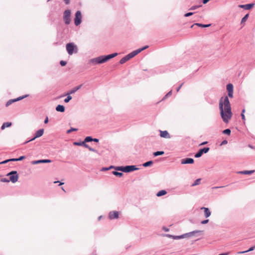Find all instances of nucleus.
<instances>
[{
	"mask_svg": "<svg viewBox=\"0 0 255 255\" xmlns=\"http://www.w3.org/2000/svg\"><path fill=\"white\" fill-rule=\"evenodd\" d=\"M221 117L225 123H228L232 116L230 103L228 96L222 97L219 101Z\"/></svg>",
	"mask_w": 255,
	"mask_h": 255,
	"instance_id": "1",
	"label": "nucleus"
},
{
	"mask_svg": "<svg viewBox=\"0 0 255 255\" xmlns=\"http://www.w3.org/2000/svg\"><path fill=\"white\" fill-rule=\"evenodd\" d=\"M118 53H114L107 55H102L99 57L91 59L89 62L93 65L101 64L104 63L110 59L115 57L118 55Z\"/></svg>",
	"mask_w": 255,
	"mask_h": 255,
	"instance_id": "2",
	"label": "nucleus"
},
{
	"mask_svg": "<svg viewBox=\"0 0 255 255\" xmlns=\"http://www.w3.org/2000/svg\"><path fill=\"white\" fill-rule=\"evenodd\" d=\"M66 49L68 54L70 55L73 53H77L78 50L77 45L73 42L67 43L66 45Z\"/></svg>",
	"mask_w": 255,
	"mask_h": 255,
	"instance_id": "3",
	"label": "nucleus"
},
{
	"mask_svg": "<svg viewBox=\"0 0 255 255\" xmlns=\"http://www.w3.org/2000/svg\"><path fill=\"white\" fill-rule=\"evenodd\" d=\"M6 176L9 177V181L14 183L17 181L18 179V174L16 171H11L6 174Z\"/></svg>",
	"mask_w": 255,
	"mask_h": 255,
	"instance_id": "4",
	"label": "nucleus"
},
{
	"mask_svg": "<svg viewBox=\"0 0 255 255\" xmlns=\"http://www.w3.org/2000/svg\"><path fill=\"white\" fill-rule=\"evenodd\" d=\"M137 55L136 52H135V50L132 51L131 52L129 53V54L126 55L125 57L122 58L119 61V63L121 64H123L125 63H126L128 60H130L131 58H133L135 56Z\"/></svg>",
	"mask_w": 255,
	"mask_h": 255,
	"instance_id": "5",
	"label": "nucleus"
},
{
	"mask_svg": "<svg viewBox=\"0 0 255 255\" xmlns=\"http://www.w3.org/2000/svg\"><path fill=\"white\" fill-rule=\"evenodd\" d=\"M71 12L70 9H66L63 12V21L66 25H68L71 22Z\"/></svg>",
	"mask_w": 255,
	"mask_h": 255,
	"instance_id": "6",
	"label": "nucleus"
},
{
	"mask_svg": "<svg viewBox=\"0 0 255 255\" xmlns=\"http://www.w3.org/2000/svg\"><path fill=\"white\" fill-rule=\"evenodd\" d=\"M82 15L80 10H77L75 14L74 24L76 26L79 25L82 22Z\"/></svg>",
	"mask_w": 255,
	"mask_h": 255,
	"instance_id": "7",
	"label": "nucleus"
},
{
	"mask_svg": "<svg viewBox=\"0 0 255 255\" xmlns=\"http://www.w3.org/2000/svg\"><path fill=\"white\" fill-rule=\"evenodd\" d=\"M210 150V148L208 147H205L203 148L200 149L195 154L194 156L195 158L200 157L203 153H207Z\"/></svg>",
	"mask_w": 255,
	"mask_h": 255,
	"instance_id": "8",
	"label": "nucleus"
},
{
	"mask_svg": "<svg viewBox=\"0 0 255 255\" xmlns=\"http://www.w3.org/2000/svg\"><path fill=\"white\" fill-rule=\"evenodd\" d=\"M43 133H44V129L41 128V129L38 130L37 131H36V132L35 133L34 137H33L32 138H31V139L29 140L28 141H26L25 142V143H28L29 141L34 140L36 138L41 136L43 134Z\"/></svg>",
	"mask_w": 255,
	"mask_h": 255,
	"instance_id": "9",
	"label": "nucleus"
},
{
	"mask_svg": "<svg viewBox=\"0 0 255 255\" xmlns=\"http://www.w3.org/2000/svg\"><path fill=\"white\" fill-rule=\"evenodd\" d=\"M119 217V213L116 211L110 212L109 214V218L110 220L117 219Z\"/></svg>",
	"mask_w": 255,
	"mask_h": 255,
	"instance_id": "10",
	"label": "nucleus"
},
{
	"mask_svg": "<svg viewBox=\"0 0 255 255\" xmlns=\"http://www.w3.org/2000/svg\"><path fill=\"white\" fill-rule=\"evenodd\" d=\"M203 231L200 230H195L187 233L184 234V238H190L192 236H197L198 233H201Z\"/></svg>",
	"mask_w": 255,
	"mask_h": 255,
	"instance_id": "11",
	"label": "nucleus"
},
{
	"mask_svg": "<svg viewBox=\"0 0 255 255\" xmlns=\"http://www.w3.org/2000/svg\"><path fill=\"white\" fill-rule=\"evenodd\" d=\"M139 168L136 167L135 165H127L126 166V173L138 170Z\"/></svg>",
	"mask_w": 255,
	"mask_h": 255,
	"instance_id": "12",
	"label": "nucleus"
},
{
	"mask_svg": "<svg viewBox=\"0 0 255 255\" xmlns=\"http://www.w3.org/2000/svg\"><path fill=\"white\" fill-rule=\"evenodd\" d=\"M194 162V160L192 158H185L182 159L181 160L182 164H193Z\"/></svg>",
	"mask_w": 255,
	"mask_h": 255,
	"instance_id": "13",
	"label": "nucleus"
},
{
	"mask_svg": "<svg viewBox=\"0 0 255 255\" xmlns=\"http://www.w3.org/2000/svg\"><path fill=\"white\" fill-rule=\"evenodd\" d=\"M254 5H255L254 3H251L246 4H240V5H239L238 6L240 8H244L246 10H249V9L252 8L254 6Z\"/></svg>",
	"mask_w": 255,
	"mask_h": 255,
	"instance_id": "14",
	"label": "nucleus"
},
{
	"mask_svg": "<svg viewBox=\"0 0 255 255\" xmlns=\"http://www.w3.org/2000/svg\"><path fill=\"white\" fill-rule=\"evenodd\" d=\"M51 162V160L50 159H40L37 160H34L31 162L32 164H37L39 163H50Z\"/></svg>",
	"mask_w": 255,
	"mask_h": 255,
	"instance_id": "15",
	"label": "nucleus"
},
{
	"mask_svg": "<svg viewBox=\"0 0 255 255\" xmlns=\"http://www.w3.org/2000/svg\"><path fill=\"white\" fill-rule=\"evenodd\" d=\"M83 84H81L79 86H77L76 87H74L73 89H72L71 90H70L69 92H68L66 93V95H71L74 94L76 92H77L78 90H79L82 87Z\"/></svg>",
	"mask_w": 255,
	"mask_h": 255,
	"instance_id": "16",
	"label": "nucleus"
},
{
	"mask_svg": "<svg viewBox=\"0 0 255 255\" xmlns=\"http://www.w3.org/2000/svg\"><path fill=\"white\" fill-rule=\"evenodd\" d=\"M201 210H204L205 217L207 218L211 216V213L208 208L201 207Z\"/></svg>",
	"mask_w": 255,
	"mask_h": 255,
	"instance_id": "17",
	"label": "nucleus"
},
{
	"mask_svg": "<svg viewBox=\"0 0 255 255\" xmlns=\"http://www.w3.org/2000/svg\"><path fill=\"white\" fill-rule=\"evenodd\" d=\"M160 136L161 137L169 138L170 136L167 130H160Z\"/></svg>",
	"mask_w": 255,
	"mask_h": 255,
	"instance_id": "18",
	"label": "nucleus"
},
{
	"mask_svg": "<svg viewBox=\"0 0 255 255\" xmlns=\"http://www.w3.org/2000/svg\"><path fill=\"white\" fill-rule=\"evenodd\" d=\"M255 172V170H244V171H238L237 172V173L238 174H251Z\"/></svg>",
	"mask_w": 255,
	"mask_h": 255,
	"instance_id": "19",
	"label": "nucleus"
},
{
	"mask_svg": "<svg viewBox=\"0 0 255 255\" xmlns=\"http://www.w3.org/2000/svg\"><path fill=\"white\" fill-rule=\"evenodd\" d=\"M211 24H204L202 23H195L192 25H191V27L192 28L194 25H197L201 27L205 28V27H208L210 26H211Z\"/></svg>",
	"mask_w": 255,
	"mask_h": 255,
	"instance_id": "20",
	"label": "nucleus"
},
{
	"mask_svg": "<svg viewBox=\"0 0 255 255\" xmlns=\"http://www.w3.org/2000/svg\"><path fill=\"white\" fill-rule=\"evenodd\" d=\"M56 110L57 112L63 113V112H64V111L65 110V108L64 106L61 105H58L56 107Z\"/></svg>",
	"mask_w": 255,
	"mask_h": 255,
	"instance_id": "21",
	"label": "nucleus"
},
{
	"mask_svg": "<svg viewBox=\"0 0 255 255\" xmlns=\"http://www.w3.org/2000/svg\"><path fill=\"white\" fill-rule=\"evenodd\" d=\"M86 143L87 142H84V145H83L84 147L88 148L91 151H92V152H95V153H99L98 150H97L96 149H94V148L89 146V145L87 144Z\"/></svg>",
	"mask_w": 255,
	"mask_h": 255,
	"instance_id": "22",
	"label": "nucleus"
},
{
	"mask_svg": "<svg viewBox=\"0 0 255 255\" xmlns=\"http://www.w3.org/2000/svg\"><path fill=\"white\" fill-rule=\"evenodd\" d=\"M12 124L10 122L4 123L1 127V129L3 130L5 128L10 127Z\"/></svg>",
	"mask_w": 255,
	"mask_h": 255,
	"instance_id": "23",
	"label": "nucleus"
},
{
	"mask_svg": "<svg viewBox=\"0 0 255 255\" xmlns=\"http://www.w3.org/2000/svg\"><path fill=\"white\" fill-rule=\"evenodd\" d=\"M227 90L228 92H233L234 91V87L232 84L229 83L226 86Z\"/></svg>",
	"mask_w": 255,
	"mask_h": 255,
	"instance_id": "24",
	"label": "nucleus"
},
{
	"mask_svg": "<svg viewBox=\"0 0 255 255\" xmlns=\"http://www.w3.org/2000/svg\"><path fill=\"white\" fill-rule=\"evenodd\" d=\"M167 194V191L165 190H161L159 191H158L157 194H156V196H158V197H160V196H162L163 195H164L165 194Z\"/></svg>",
	"mask_w": 255,
	"mask_h": 255,
	"instance_id": "25",
	"label": "nucleus"
},
{
	"mask_svg": "<svg viewBox=\"0 0 255 255\" xmlns=\"http://www.w3.org/2000/svg\"><path fill=\"white\" fill-rule=\"evenodd\" d=\"M112 174L119 177H121L123 175V173L122 172H119L116 170L115 171H112Z\"/></svg>",
	"mask_w": 255,
	"mask_h": 255,
	"instance_id": "26",
	"label": "nucleus"
},
{
	"mask_svg": "<svg viewBox=\"0 0 255 255\" xmlns=\"http://www.w3.org/2000/svg\"><path fill=\"white\" fill-rule=\"evenodd\" d=\"M148 47L149 46L148 45H145V46L142 47V48H139L138 49L135 50V52H136V54L137 55L138 53H139L140 52H141L143 50H145L147 48H148Z\"/></svg>",
	"mask_w": 255,
	"mask_h": 255,
	"instance_id": "27",
	"label": "nucleus"
},
{
	"mask_svg": "<svg viewBox=\"0 0 255 255\" xmlns=\"http://www.w3.org/2000/svg\"><path fill=\"white\" fill-rule=\"evenodd\" d=\"M125 169H126V166H116L115 167V170H116L117 171H122L124 172H126Z\"/></svg>",
	"mask_w": 255,
	"mask_h": 255,
	"instance_id": "28",
	"label": "nucleus"
},
{
	"mask_svg": "<svg viewBox=\"0 0 255 255\" xmlns=\"http://www.w3.org/2000/svg\"><path fill=\"white\" fill-rule=\"evenodd\" d=\"M153 162L152 160H149L147 162H145L142 164V166L146 167L148 166H150L153 164Z\"/></svg>",
	"mask_w": 255,
	"mask_h": 255,
	"instance_id": "29",
	"label": "nucleus"
},
{
	"mask_svg": "<svg viewBox=\"0 0 255 255\" xmlns=\"http://www.w3.org/2000/svg\"><path fill=\"white\" fill-rule=\"evenodd\" d=\"M29 96L28 95H23V96H20L17 98H15V99H14L15 100V102H17V101H19L20 100H21L25 98H27Z\"/></svg>",
	"mask_w": 255,
	"mask_h": 255,
	"instance_id": "30",
	"label": "nucleus"
},
{
	"mask_svg": "<svg viewBox=\"0 0 255 255\" xmlns=\"http://www.w3.org/2000/svg\"><path fill=\"white\" fill-rule=\"evenodd\" d=\"M164 152L163 151H157L156 152H153V155L154 156H157L159 155H162L164 154Z\"/></svg>",
	"mask_w": 255,
	"mask_h": 255,
	"instance_id": "31",
	"label": "nucleus"
},
{
	"mask_svg": "<svg viewBox=\"0 0 255 255\" xmlns=\"http://www.w3.org/2000/svg\"><path fill=\"white\" fill-rule=\"evenodd\" d=\"M201 180V179H200V178H198V179H196V180L194 181L193 183H192V184L191 185V186L193 187V186H195L196 185H199L200 183Z\"/></svg>",
	"mask_w": 255,
	"mask_h": 255,
	"instance_id": "32",
	"label": "nucleus"
},
{
	"mask_svg": "<svg viewBox=\"0 0 255 255\" xmlns=\"http://www.w3.org/2000/svg\"><path fill=\"white\" fill-rule=\"evenodd\" d=\"M84 141L85 142H92L93 141V137L91 136H86L84 139Z\"/></svg>",
	"mask_w": 255,
	"mask_h": 255,
	"instance_id": "33",
	"label": "nucleus"
},
{
	"mask_svg": "<svg viewBox=\"0 0 255 255\" xmlns=\"http://www.w3.org/2000/svg\"><path fill=\"white\" fill-rule=\"evenodd\" d=\"M65 96H67V97L64 99V102L66 103H68L72 98V97L70 96V95H65Z\"/></svg>",
	"mask_w": 255,
	"mask_h": 255,
	"instance_id": "34",
	"label": "nucleus"
},
{
	"mask_svg": "<svg viewBox=\"0 0 255 255\" xmlns=\"http://www.w3.org/2000/svg\"><path fill=\"white\" fill-rule=\"evenodd\" d=\"M84 142L85 141L84 140L82 141H80V142H78V141H76V142H74L73 143L74 145H78V146H83L84 145Z\"/></svg>",
	"mask_w": 255,
	"mask_h": 255,
	"instance_id": "35",
	"label": "nucleus"
},
{
	"mask_svg": "<svg viewBox=\"0 0 255 255\" xmlns=\"http://www.w3.org/2000/svg\"><path fill=\"white\" fill-rule=\"evenodd\" d=\"M15 102V100L13 99H10V100H9L5 104V106L7 107H8L9 105H10L11 104H12V103Z\"/></svg>",
	"mask_w": 255,
	"mask_h": 255,
	"instance_id": "36",
	"label": "nucleus"
},
{
	"mask_svg": "<svg viewBox=\"0 0 255 255\" xmlns=\"http://www.w3.org/2000/svg\"><path fill=\"white\" fill-rule=\"evenodd\" d=\"M249 16V14H246L242 18L241 20V24L243 23L244 22H246L247 19L248 18Z\"/></svg>",
	"mask_w": 255,
	"mask_h": 255,
	"instance_id": "37",
	"label": "nucleus"
},
{
	"mask_svg": "<svg viewBox=\"0 0 255 255\" xmlns=\"http://www.w3.org/2000/svg\"><path fill=\"white\" fill-rule=\"evenodd\" d=\"M172 91L170 90L168 93H167L162 98V101L165 100L167 97L171 96L172 95Z\"/></svg>",
	"mask_w": 255,
	"mask_h": 255,
	"instance_id": "38",
	"label": "nucleus"
},
{
	"mask_svg": "<svg viewBox=\"0 0 255 255\" xmlns=\"http://www.w3.org/2000/svg\"><path fill=\"white\" fill-rule=\"evenodd\" d=\"M183 238H185L184 236V234L180 235V236H173V239H175V240H178V239H183Z\"/></svg>",
	"mask_w": 255,
	"mask_h": 255,
	"instance_id": "39",
	"label": "nucleus"
},
{
	"mask_svg": "<svg viewBox=\"0 0 255 255\" xmlns=\"http://www.w3.org/2000/svg\"><path fill=\"white\" fill-rule=\"evenodd\" d=\"M231 132V131L230 129H229V128H227L223 131V133L224 134H226L227 135H230Z\"/></svg>",
	"mask_w": 255,
	"mask_h": 255,
	"instance_id": "40",
	"label": "nucleus"
},
{
	"mask_svg": "<svg viewBox=\"0 0 255 255\" xmlns=\"http://www.w3.org/2000/svg\"><path fill=\"white\" fill-rule=\"evenodd\" d=\"M202 5H193L192 6H191L190 8H189V10H195L200 7H201Z\"/></svg>",
	"mask_w": 255,
	"mask_h": 255,
	"instance_id": "41",
	"label": "nucleus"
},
{
	"mask_svg": "<svg viewBox=\"0 0 255 255\" xmlns=\"http://www.w3.org/2000/svg\"><path fill=\"white\" fill-rule=\"evenodd\" d=\"M77 130H78V128H71L70 129L67 130V133H70L72 131H77Z\"/></svg>",
	"mask_w": 255,
	"mask_h": 255,
	"instance_id": "42",
	"label": "nucleus"
},
{
	"mask_svg": "<svg viewBox=\"0 0 255 255\" xmlns=\"http://www.w3.org/2000/svg\"><path fill=\"white\" fill-rule=\"evenodd\" d=\"M193 13H193V12H187V13H185V14H184V16H185V17H188V16H190L192 15L193 14Z\"/></svg>",
	"mask_w": 255,
	"mask_h": 255,
	"instance_id": "43",
	"label": "nucleus"
},
{
	"mask_svg": "<svg viewBox=\"0 0 255 255\" xmlns=\"http://www.w3.org/2000/svg\"><path fill=\"white\" fill-rule=\"evenodd\" d=\"M66 64H67V62H66V61H65L61 60V61H60V65H61V66H65V65H66Z\"/></svg>",
	"mask_w": 255,
	"mask_h": 255,
	"instance_id": "44",
	"label": "nucleus"
},
{
	"mask_svg": "<svg viewBox=\"0 0 255 255\" xmlns=\"http://www.w3.org/2000/svg\"><path fill=\"white\" fill-rule=\"evenodd\" d=\"M0 181L2 182H9V179H8L6 178H3L2 179H1Z\"/></svg>",
	"mask_w": 255,
	"mask_h": 255,
	"instance_id": "45",
	"label": "nucleus"
},
{
	"mask_svg": "<svg viewBox=\"0 0 255 255\" xmlns=\"http://www.w3.org/2000/svg\"><path fill=\"white\" fill-rule=\"evenodd\" d=\"M9 161H10L9 159H6V160H3V161L0 162V164H5V163H7V162H8Z\"/></svg>",
	"mask_w": 255,
	"mask_h": 255,
	"instance_id": "46",
	"label": "nucleus"
},
{
	"mask_svg": "<svg viewBox=\"0 0 255 255\" xmlns=\"http://www.w3.org/2000/svg\"><path fill=\"white\" fill-rule=\"evenodd\" d=\"M228 92V96L230 98H233V92Z\"/></svg>",
	"mask_w": 255,
	"mask_h": 255,
	"instance_id": "47",
	"label": "nucleus"
},
{
	"mask_svg": "<svg viewBox=\"0 0 255 255\" xmlns=\"http://www.w3.org/2000/svg\"><path fill=\"white\" fill-rule=\"evenodd\" d=\"M25 158V156L23 155V156H21L17 158V159L18 161H21Z\"/></svg>",
	"mask_w": 255,
	"mask_h": 255,
	"instance_id": "48",
	"label": "nucleus"
},
{
	"mask_svg": "<svg viewBox=\"0 0 255 255\" xmlns=\"http://www.w3.org/2000/svg\"><path fill=\"white\" fill-rule=\"evenodd\" d=\"M208 222H209V220L208 219H206V220L202 221L201 223L202 224H206L208 223Z\"/></svg>",
	"mask_w": 255,
	"mask_h": 255,
	"instance_id": "49",
	"label": "nucleus"
},
{
	"mask_svg": "<svg viewBox=\"0 0 255 255\" xmlns=\"http://www.w3.org/2000/svg\"><path fill=\"white\" fill-rule=\"evenodd\" d=\"M183 85V83H181L179 85V86L176 88V91L177 92H178L180 90V88H181V87Z\"/></svg>",
	"mask_w": 255,
	"mask_h": 255,
	"instance_id": "50",
	"label": "nucleus"
},
{
	"mask_svg": "<svg viewBox=\"0 0 255 255\" xmlns=\"http://www.w3.org/2000/svg\"><path fill=\"white\" fill-rule=\"evenodd\" d=\"M48 121H49L48 117L47 116V117H46V118L44 120V124H46L48 123Z\"/></svg>",
	"mask_w": 255,
	"mask_h": 255,
	"instance_id": "51",
	"label": "nucleus"
},
{
	"mask_svg": "<svg viewBox=\"0 0 255 255\" xmlns=\"http://www.w3.org/2000/svg\"><path fill=\"white\" fill-rule=\"evenodd\" d=\"M255 248H254V247L253 246L252 247H251L248 250H247L248 251V252H251V251H253V250H254Z\"/></svg>",
	"mask_w": 255,
	"mask_h": 255,
	"instance_id": "52",
	"label": "nucleus"
},
{
	"mask_svg": "<svg viewBox=\"0 0 255 255\" xmlns=\"http://www.w3.org/2000/svg\"><path fill=\"white\" fill-rule=\"evenodd\" d=\"M10 160V161H18V159H17V158H10L9 159Z\"/></svg>",
	"mask_w": 255,
	"mask_h": 255,
	"instance_id": "53",
	"label": "nucleus"
},
{
	"mask_svg": "<svg viewBox=\"0 0 255 255\" xmlns=\"http://www.w3.org/2000/svg\"><path fill=\"white\" fill-rule=\"evenodd\" d=\"M93 141L95 142H98L99 141V139L97 138H93Z\"/></svg>",
	"mask_w": 255,
	"mask_h": 255,
	"instance_id": "54",
	"label": "nucleus"
},
{
	"mask_svg": "<svg viewBox=\"0 0 255 255\" xmlns=\"http://www.w3.org/2000/svg\"><path fill=\"white\" fill-rule=\"evenodd\" d=\"M241 117H242V119L244 121V122H245V115L243 114H241Z\"/></svg>",
	"mask_w": 255,
	"mask_h": 255,
	"instance_id": "55",
	"label": "nucleus"
},
{
	"mask_svg": "<svg viewBox=\"0 0 255 255\" xmlns=\"http://www.w3.org/2000/svg\"><path fill=\"white\" fill-rule=\"evenodd\" d=\"M58 182L59 183V185H62L64 184V183H63V182H60V181H54V183H58Z\"/></svg>",
	"mask_w": 255,
	"mask_h": 255,
	"instance_id": "56",
	"label": "nucleus"
},
{
	"mask_svg": "<svg viewBox=\"0 0 255 255\" xmlns=\"http://www.w3.org/2000/svg\"><path fill=\"white\" fill-rule=\"evenodd\" d=\"M228 143V141L227 140H224L222 143H221V145H224V144H226Z\"/></svg>",
	"mask_w": 255,
	"mask_h": 255,
	"instance_id": "57",
	"label": "nucleus"
},
{
	"mask_svg": "<svg viewBox=\"0 0 255 255\" xmlns=\"http://www.w3.org/2000/svg\"><path fill=\"white\" fill-rule=\"evenodd\" d=\"M248 253V251H245L239 252L238 253V254H244V253Z\"/></svg>",
	"mask_w": 255,
	"mask_h": 255,
	"instance_id": "58",
	"label": "nucleus"
},
{
	"mask_svg": "<svg viewBox=\"0 0 255 255\" xmlns=\"http://www.w3.org/2000/svg\"><path fill=\"white\" fill-rule=\"evenodd\" d=\"M165 236L166 237H168L170 238H172L173 239V236L171 235L166 234Z\"/></svg>",
	"mask_w": 255,
	"mask_h": 255,
	"instance_id": "59",
	"label": "nucleus"
},
{
	"mask_svg": "<svg viewBox=\"0 0 255 255\" xmlns=\"http://www.w3.org/2000/svg\"><path fill=\"white\" fill-rule=\"evenodd\" d=\"M210 0H203L202 2L203 4L207 3Z\"/></svg>",
	"mask_w": 255,
	"mask_h": 255,
	"instance_id": "60",
	"label": "nucleus"
},
{
	"mask_svg": "<svg viewBox=\"0 0 255 255\" xmlns=\"http://www.w3.org/2000/svg\"><path fill=\"white\" fill-rule=\"evenodd\" d=\"M64 1L66 4H68L70 3V0H64Z\"/></svg>",
	"mask_w": 255,
	"mask_h": 255,
	"instance_id": "61",
	"label": "nucleus"
},
{
	"mask_svg": "<svg viewBox=\"0 0 255 255\" xmlns=\"http://www.w3.org/2000/svg\"><path fill=\"white\" fill-rule=\"evenodd\" d=\"M229 254V252H227V253H224L220 254L219 255H228Z\"/></svg>",
	"mask_w": 255,
	"mask_h": 255,
	"instance_id": "62",
	"label": "nucleus"
},
{
	"mask_svg": "<svg viewBox=\"0 0 255 255\" xmlns=\"http://www.w3.org/2000/svg\"><path fill=\"white\" fill-rule=\"evenodd\" d=\"M207 142H208L207 141H204V142H202V143L200 144V145H205V144H207Z\"/></svg>",
	"mask_w": 255,
	"mask_h": 255,
	"instance_id": "63",
	"label": "nucleus"
},
{
	"mask_svg": "<svg viewBox=\"0 0 255 255\" xmlns=\"http://www.w3.org/2000/svg\"><path fill=\"white\" fill-rule=\"evenodd\" d=\"M248 146H249V147H250V148H251L252 149H254V147L253 145H251V144H249Z\"/></svg>",
	"mask_w": 255,
	"mask_h": 255,
	"instance_id": "64",
	"label": "nucleus"
}]
</instances>
